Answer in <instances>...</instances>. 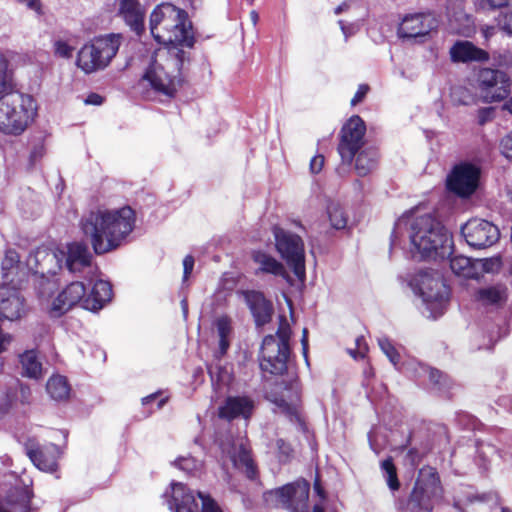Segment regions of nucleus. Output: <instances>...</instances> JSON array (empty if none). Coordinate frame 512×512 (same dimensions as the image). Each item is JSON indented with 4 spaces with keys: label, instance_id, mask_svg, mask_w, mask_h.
Instances as JSON below:
<instances>
[{
    "label": "nucleus",
    "instance_id": "1",
    "mask_svg": "<svg viewBox=\"0 0 512 512\" xmlns=\"http://www.w3.org/2000/svg\"><path fill=\"white\" fill-rule=\"evenodd\" d=\"M404 233L410 240L413 257L443 259L451 254L452 238L432 213H422L416 208L402 215L391 234V247L398 245Z\"/></svg>",
    "mask_w": 512,
    "mask_h": 512
},
{
    "label": "nucleus",
    "instance_id": "2",
    "mask_svg": "<svg viewBox=\"0 0 512 512\" xmlns=\"http://www.w3.org/2000/svg\"><path fill=\"white\" fill-rule=\"evenodd\" d=\"M135 213L129 206L97 207L83 215L80 228L94 252L102 255L119 248L133 231Z\"/></svg>",
    "mask_w": 512,
    "mask_h": 512
},
{
    "label": "nucleus",
    "instance_id": "3",
    "mask_svg": "<svg viewBox=\"0 0 512 512\" xmlns=\"http://www.w3.org/2000/svg\"><path fill=\"white\" fill-rule=\"evenodd\" d=\"M186 59L185 51L175 47L159 48L150 56L142 79L155 92L172 97L181 81V69Z\"/></svg>",
    "mask_w": 512,
    "mask_h": 512
},
{
    "label": "nucleus",
    "instance_id": "4",
    "mask_svg": "<svg viewBox=\"0 0 512 512\" xmlns=\"http://www.w3.org/2000/svg\"><path fill=\"white\" fill-rule=\"evenodd\" d=\"M34 99L27 94L8 92L0 97V132L21 135L36 115Z\"/></svg>",
    "mask_w": 512,
    "mask_h": 512
},
{
    "label": "nucleus",
    "instance_id": "5",
    "mask_svg": "<svg viewBox=\"0 0 512 512\" xmlns=\"http://www.w3.org/2000/svg\"><path fill=\"white\" fill-rule=\"evenodd\" d=\"M291 328L285 316L279 317L276 335H267L262 342L259 362L264 375L283 376L290 355Z\"/></svg>",
    "mask_w": 512,
    "mask_h": 512
},
{
    "label": "nucleus",
    "instance_id": "6",
    "mask_svg": "<svg viewBox=\"0 0 512 512\" xmlns=\"http://www.w3.org/2000/svg\"><path fill=\"white\" fill-rule=\"evenodd\" d=\"M121 43V34H107L94 38L78 51L77 67L85 74L104 70L116 56Z\"/></svg>",
    "mask_w": 512,
    "mask_h": 512
},
{
    "label": "nucleus",
    "instance_id": "7",
    "mask_svg": "<svg viewBox=\"0 0 512 512\" xmlns=\"http://www.w3.org/2000/svg\"><path fill=\"white\" fill-rule=\"evenodd\" d=\"M410 286L422 298L429 317L441 316L449 301V289L438 272L420 271L410 281Z\"/></svg>",
    "mask_w": 512,
    "mask_h": 512
},
{
    "label": "nucleus",
    "instance_id": "8",
    "mask_svg": "<svg viewBox=\"0 0 512 512\" xmlns=\"http://www.w3.org/2000/svg\"><path fill=\"white\" fill-rule=\"evenodd\" d=\"M442 494L443 489L437 471L431 467L422 468L411 492L409 506L413 510L431 512L442 498Z\"/></svg>",
    "mask_w": 512,
    "mask_h": 512
},
{
    "label": "nucleus",
    "instance_id": "9",
    "mask_svg": "<svg viewBox=\"0 0 512 512\" xmlns=\"http://www.w3.org/2000/svg\"><path fill=\"white\" fill-rule=\"evenodd\" d=\"M275 247L294 274L302 279L305 277V248L302 238L286 229L273 228Z\"/></svg>",
    "mask_w": 512,
    "mask_h": 512
},
{
    "label": "nucleus",
    "instance_id": "10",
    "mask_svg": "<svg viewBox=\"0 0 512 512\" xmlns=\"http://www.w3.org/2000/svg\"><path fill=\"white\" fill-rule=\"evenodd\" d=\"M310 484L299 479L265 493V500L290 512H308Z\"/></svg>",
    "mask_w": 512,
    "mask_h": 512
},
{
    "label": "nucleus",
    "instance_id": "11",
    "mask_svg": "<svg viewBox=\"0 0 512 512\" xmlns=\"http://www.w3.org/2000/svg\"><path fill=\"white\" fill-rule=\"evenodd\" d=\"M266 398L275 405L277 412L286 415L291 421L299 420L300 387L294 376L276 382L274 387L267 390Z\"/></svg>",
    "mask_w": 512,
    "mask_h": 512
},
{
    "label": "nucleus",
    "instance_id": "12",
    "mask_svg": "<svg viewBox=\"0 0 512 512\" xmlns=\"http://www.w3.org/2000/svg\"><path fill=\"white\" fill-rule=\"evenodd\" d=\"M378 344L382 352L387 356L390 362L400 371L412 370L414 376L417 378L428 376L430 382L438 387V389L448 388L450 386V379L441 371L423 365L421 363L411 361L403 365L400 364V354L391 341L386 337L378 339Z\"/></svg>",
    "mask_w": 512,
    "mask_h": 512
},
{
    "label": "nucleus",
    "instance_id": "13",
    "mask_svg": "<svg viewBox=\"0 0 512 512\" xmlns=\"http://www.w3.org/2000/svg\"><path fill=\"white\" fill-rule=\"evenodd\" d=\"M478 88L486 102H499L507 98L512 87L510 76L498 69L483 68L477 75Z\"/></svg>",
    "mask_w": 512,
    "mask_h": 512
},
{
    "label": "nucleus",
    "instance_id": "14",
    "mask_svg": "<svg viewBox=\"0 0 512 512\" xmlns=\"http://www.w3.org/2000/svg\"><path fill=\"white\" fill-rule=\"evenodd\" d=\"M366 126L359 116H352L341 129L338 153L343 162L350 164L364 145Z\"/></svg>",
    "mask_w": 512,
    "mask_h": 512
},
{
    "label": "nucleus",
    "instance_id": "15",
    "mask_svg": "<svg viewBox=\"0 0 512 512\" xmlns=\"http://www.w3.org/2000/svg\"><path fill=\"white\" fill-rule=\"evenodd\" d=\"M467 244L476 249H484L495 244L500 236L497 226L484 219H470L461 228Z\"/></svg>",
    "mask_w": 512,
    "mask_h": 512
},
{
    "label": "nucleus",
    "instance_id": "16",
    "mask_svg": "<svg viewBox=\"0 0 512 512\" xmlns=\"http://www.w3.org/2000/svg\"><path fill=\"white\" fill-rule=\"evenodd\" d=\"M182 9L171 3L158 5L150 15V32L157 42H171L169 29L179 23Z\"/></svg>",
    "mask_w": 512,
    "mask_h": 512
},
{
    "label": "nucleus",
    "instance_id": "17",
    "mask_svg": "<svg viewBox=\"0 0 512 512\" xmlns=\"http://www.w3.org/2000/svg\"><path fill=\"white\" fill-rule=\"evenodd\" d=\"M64 255L61 250H49L45 247L37 248L27 257V268L41 278H47V285H50L49 276H54L62 267Z\"/></svg>",
    "mask_w": 512,
    "mask_h": 512
},
{
    "label": "nucleus",
    "instance_id": "18",
    "mask_svg": "<svg viewBox=\"0 0 512 512\" xmlns=\"http://www.w3.org/2000/svg\"><path fill=\"white\" fill-rule=\"evenodd\" d=\"M480 171L472 164L456 166L447 179V187L450 191L461 197L471 195L477 188Z\"/></svg>",
    "mask_w": 512,
    "mask_h": 512
},
{
    "label": "nucleus",
    "instance_id": "19",
    "mask_svg": "<svg viewBox=\"0 0 512 512\" xmlns=\"http://www.w3.org/2000/svg\"><path fill=\"white\" fill-rule=\"evenodd\" d=\"M25 450L33 464L41 471L53 473L58 468V459L61 456L59 447L48 444L40 447L34 440L25 443Z\"/></svg>",
    "mask_w": 512,
    "mask_h": 512
},
{
    "label": "nucleus",
    "instance_id": "20",
    "mask_svg": "<svg viewBox=\"0 0 512 512\" xmlns=\"http://www.w3.org/2000/svg\"><path fill=\"white\" fill-rule=\"evenodd\" d=\"M85 293L86 287L82 282L70 283L53 299L49 307L50 315L60 317L78 303L84 308Z\"/></svg>",
    "mask_w": 512,
    "mask_h": 512
},
{
    "label": "nucleus",
    "instance_id": "21",
    "mask_svg": "<svg viewBox=\"0 0 512 512\" xmlns=\"http://www.w3.org/2000/svg\"><path fill=\"white\" fill-rule=\"evenodd\" d=\"M64 255V263L67 270L71 273L85 272L91 274L95 272L92 265V254L85 243L72 242L67 244L66 250H61Z\"/></svg>",
    "mask_w": 512,
    "mask_h": 512
},
{
    "label": "nucleus",
    "instance_id": "22",
    "mask_svg": "<svg viewBox=\"0 0 512 512\" xmlns=\"http://www.w3.org/2000/svg\"><path fill=\"white\" fill-rule=\"evenodd\" d=\"M164 498L172 512H199L194 492L181 482H172Z\"/></svg>",
    "mask_w": 512,
    "mask_h": 512
},
{
    "label": "nucleus",
    "instance_id": "23",
    "mask_svg": "<svg viewBox=\"0 0 512 512\" xmlns=\"http://www.w3.org/2000/svg\"><path fill=\"white\" fill-rule=\"evenodd\" d=\"M26 313L25 300L15 287L0 286V319L16 321Z\"/></svg>",
    "mask_w": 512,
    "mask_h": 512
},
{
    "label": "nucleus",
    "instance_id": "24",
    "mask_svg": "<svg viewBox=\"0 0 512 512\" xmlns=\"http://www.w3.org/2000/svg\"><path fill=\"white\" fill-rule=\"evenodd\" d=\"M30 492L16 485L0 486V512H29Z\"/></svg>",
    "mask_w": 512,
    "mask_h": 512
},
{
    "label": "nucleus",
    "instance_id": "25",
    "mask_svg": "<svg viewBox=\"0 0 512 512\" xmlns=\"http://www.w3.org/2000/svg\"><path fill=\"white\" fill-rule=\"evenodd\" d=\"M437 27V20L431 14L417 13L403 18L398 33L403 38H417L427 35Z\"/></svg>",
    "mask_w": 512,
    "mask_h": 512
},
{
    "label": "nucleus",
    "instance_id": "26",
    "mask_svg": "<svg viewBox=\"0 0 512 512\" xmlns=\"http://www.w3.org/2000/svg\"><path fill=\"white\" fill-rule=\"evenodd\" d=\"M220 447L222 452L227 454L236 468L245 472L248 478H255L256 468L243 439H239L237 442H233L232 444L221 443Z\"/></svg>",
    "mask_w": 512,
    "mask_h": 512
},
{
    "label": "nucleus",
    "instance_id": "27",
    "mask_svg": "<svg viewBox=\"0 0 512 512\" xmlns=\"http://www.w3.org/2000/svg\"><path fill=\"white\" fill-rule=\"evenodd\" d=\"M171 33V42H158L164 45L162 48L175 47L178 51H184V48H192L195 42L192 23L188 19V14L182 9V15H179V23L169 29Z\"/></svg>",
    "mask_w": 512,
    "mask_h": 512
},
{
    "label": "nucleus",
    "instance_id": "28",
    "mask_svg": "<svg viewBox=\"0 0 512 512\" xmlns=\"http://www.w3.org/2000/svg\"><path fill=\"white\" fill-rule=\"evenodd\" d=\"M242 295L257 326H263L270 322L273 314V306L271 302L265 298L263 293L248 290L242 292Z\"/></svg>",
    "mask_w": 512,
    "mask_h": 512
},
{
    "label": "nucleus",
    "instance_id": "29",
    "mask_svg": "<svg viewBox=\"0 0 512 512\" xmlns=\"http://www.w3.org/2000/svg\"><path fill=\"white\" fill-rule=\"evenodd\" d=\"M254 409V402L247 396L228 397L219 408V416L227 420L250 418Z\"/></svg>",
    "mask_w": 512,
    "mask_h": 512
},
{
    "label": "nucleus",
    "instance_id": "30",
    "mask_svg": "<svg viewBox=\"0 0 512 512\" xmlns=\"http://www.w3.org/2000/svg\"><path fill=\"white\" fill-rule=\"evenodd\" d=\"M30 271L27 268V261L23 264L20 261L19 254L13 250L8 249L1 262L2 278L10 283H20Z\"/></svg>",
    "mask_w": 512,
    "mask_h": 512
},
{
    "label": "nucleus",
    "instance_id": "31",
    "mask_svg": "<svg viewBox=\"0 0 512 512\" xmlns=\"http://www.w3.org/2000/svg\"><path fill=\"white\" fill-rule=\"evenodd\" d=\"M450 57L456 63L485 62L489 54L469 41H457L450 48Z\"/></svg>",
    "mask_w": 512,
    "mask_h": 512
},
{
    "label": "nucleus",
    "instance_id": "32",
    "mask_svg": "<svg viewBox=\"0 0 512 512\" xmlns=\"http://www.w3.org/2000/svg\"><path fill=\"white\" fill-rule=\"evenodd\" d=\"M118 15L136 33L143 30L145 9L138 0H120Z\"/></svg>",
    "mask_w": 512,
    "mask_h": 512
},
{
    "label": "nucleus",
    "instance_id": "33",
    "mask_svg": "<svg viewBox=\"0 0 512 512\" xmlns=\"http://www.w3.org/2000/svg\"><path fill=\"white\" fill-rule=\"evenodd\" d=\"M112 298V286L108 281L96 280L89 294L85 293L84 308L98 311Z\"/></svg>",
    "mask_w": 512,
    "mask_h": 512
},
{
    "label": "nucleus",
    "instance_id": "34",
    "mask_svg": "<svg viewBox=\"0 0 512 512\" xmlns=\"http://www.w3.org/2000/svg\"><path fill=\"white\" fill-rule=\"evenodd\" d=\"M476 300L483 306H500L507 300V288L497 284L479 289L475 295Z\"/></svg>",
    "mask_w": 512,
    "mask_h": 512
},
{
    "label": "nucleus",
    "instance_id": "35",
    "mask_svg": "<svg viewBox=\"0 0 512 512\" xmlns=\"http://www.w3.org/2000/svg\"><path fill=\"white\" fill-rule=\"evenodd\" d=\"M254 262L258 265V270L263 273H269L274 276L285 278L287 276L284 265L273 256L262 252L254 251L252 254Z\"/></svg>",
    "mask_w": 512,
    "mask_h": 512
},
{
    "label": "nucleus",
    "instance_id": "36",
    "mask_svg": "<svg viewBox=\"0 0 512 512\" xmlns=\"http://www.w3.org/2000/svg\"><path fill=\"white\" fill-rule=\"evenodd\" d=\"M22 374L28 378L39 379L43 375L42 363L36 350H27L19 355Z\"/></svg>",
    "mask_w": 512,
    "mask_h": 512
},
{
    "label": "nucleus",
    "instance_id": "37",
    "mask_svg": "<svg viewBox=\"0 0 512 512\" xmlns=\"http://www.w3.org/2000/svg\"><path fill=\"white\" fill-rule=\"evenodd\" d=\"M378 162V151L373 146L364 147L356 157L355 169L359 176H366L372 172Z\"/></svg>",
    "mask_w": 512,
    "mask_h": 512
},
{
    "label": "nucleus",
    "instance_id": "38",
    "mask_svg": "<svg viewBox=\"0 0 512 512\" xmlns=\"http://www.w3.org/2000/svg\"><path fill=\"white\" fill-rule=\"evenodd\" d=\"M450 267L454 274L464 278H478L476 259L458 255L450 259Z\"/></svg>",
    "mask_w": 512,
    "mask_h": 512
},
{
    "label": "nucleus",
    "instance_id": "39",
    "mask_svg": "<svg viewBox=\"0 0 512 512\" xmlns=\"http://www.w3.org/2000/svg\"><path fill=\"white\" fill-rule=\"evenodd\" d=\"M46 390L52 399L64 401L69 398L71 388L66 377L53 375L47 381Z\"/></svg>",
    "mask_w": 512,
    "mask_h": 512
},
{
    "label": "nucleus",
    "instance_id": "40",
    "mask_svg": "<svg viewBox=\"0 0 512 512\" xmlns=\"http://www.w3.org/2000/svg\"><path fill=\"white\" fill-rule=\"evenodd\" d=\"M216 328L219 337V351L217 352V357H222L230 345L231 321L227 317H220L216 321Z\"/></svg>",
    "mask_w": 512,
    "mask_h": 512
},
{
    "label": "nucleus",
    "instance_id": "41",
    "mask_svg": "<svg viewBox=\"0 0 512 512\" xmlns=\"http://www.w3.org/2000/svg\"><path fill=\"white\" fill-rule=\"evenodd\" d=\"M13 88V72L4 54L0 53V97Z\"/></svg>",
    "mask_w": 512,
    "mask_h": 512
},
{
    "label": "nucleus",
    "instance_id": "42",
    "mask_svg": "<svg viewBox=\"0 0 512 512\" xmlns=\"http://www.w3.org/2000/svg\"><path fill=\"white\" fill-rule=\"evenodd\" d=\"M327 213L332 228L339 230L346 227L347 217L338 203L331 202L327 206Z\"/></svg>",
    "mask_w": 512,
    "mask_h": 512
},
{
    "label": "nucleus",
    "instance_id": "43",
    "mask_svg": "<svg viewBox=\"0 0 512 512\" xmlns=\"http://www.w3.org/2000/svg\"><path fill=\"white\" fill-rule=\"evenodd\" d=\"M451 100L455 105L469 106L475 103V96L468 88L455 86L451 90Z\"/></svg>",
    "mask_w": 512,
    "mask_h": 512
},
{
    "label": "nucleus",
    "instance_id": "44",
    "mask_svg": "<svg viewBox=\"0 0 512 512\" xmlns=\"http://www.w3.org/2000/svg\"><path fill=\"white\" fill-rule=\"evenodd\" d=\"M381 468L384 472L386 482L390 490L396 491L399 489L400 483L397 478L396 468L391 458L384 460L381 463Z\"/></svg>",
    "mask_w": 512,
    "mask_h": 512
},
{
    "label": "nucleus",
    "instance_id": "45",
    "mask_svg": "<svg viewBox=\"0 0 512 512\" xmlns=\"http://www.w3.org/2000/svg\"><path fill=\"white\" fill-rule=\"evenodd\" d=\"M201 501V512H223L218 503L209 495L203 492H197Z\"/></svg>",
    "mask_w": 512,
    "mask_h": 512
},
{
    "label": "nucleus",
    "instance_id": "46",
    "mask_svg": "<svg viewBox=\"0 0 512 512\" xmlns=\"http://www.w3.org/2000/svg\"><path fill=\"white\" fill-rule=\"evenodd\" d=\"M497 27L508 36H512V10L501 12L497 19Z\"/></svg>",
    "mask_w": 512,
    "mask_h": 512
},
{
    "label": "nucleus",
    "instance_id": "47",
    "mask_svg": "<svg viewBox=\"0 0 512 512\" xmlns=\"http://www.w3.org/2000/svg\"><path fill=\"white\" fill-rule=\"evenodd\" d=\"M476 266L478 277H480L484 272H493L500 267V260L498 258L491 259H476Z\"/></svg>",
    "mask_w": 512,
    "mask_h": 512
},
{
    "label": "nucleus",
    "instance_id": "48",
    "mask_svg": "<svg viewBox=\"0 0 512 512\" xmlns=\"http://www.w3.org/2000/svg\"><path fill=\"white\" fill-rule=\"evenodd\" d=\"M175 465L179 469H181L187 473H192L193 471L197 470L200 467L199 461H197L195 458H193L191 456L179 457L175 461Z\"/></svg>",
    "mask_w": 512,
    "mask_h": 512
},
{
    "label": "nucleus",
    "instance_id": "49",
    "mask_svg": "<svg viewBox=\"0 0 512 512\" xmlns=\"http://www.w3.org/2000/svg\"><path fill=\"white\" fill-rule=\"evenodd\" d=\"M53 48L55 55L64 59L71 58L74 51V47L63 40H56Z\"/></svg>",
    "mask_w": 512,
    "mask_h": 512
},
{
    "label": "nucleus",
    "instance_id": "50",
    "mask_svg": "<svg viewBox=\"0 0 512 512\" xmlns=\"http://www.w3.org/2000/svg\"><path fill=\"white\" fill-rule=\"evenodd\" d=\"M477 5L486 10H495L512 4V0H476Z\"/></svg>",
    "mask_w": 512,
    "mask_h": 512
},
{
    "label": "nucleus",
    "instance_id": "51",
    "mask_svg": "<svg viewBox=\"0 0 512 512\" xmlns=\"http://www.w3.org/2000/svg\"><path fill=\"white\" fill-rule=\"evenodd\" d=\"M355 345V349H349V354L355 359L365 357L368 351V345L364 337H357L355 340Z\"/></svg>",
    "mask_w": 512,
    "mask_h": 512
},
{
    "label": "nucleus",
    "instance_id": "52",
    "mask_svg": "<svg viewBox=\"0 0 512 512\" xmlns=\"http://www.w3.org/2000/svg\"><path fill=\"white\" fill-rule=\"evenodd\" d=\"M500 147L502 154L512 160V131L502 138Z\"/></svg>",
    "mask_w": 512,
    "mask_h": 512
},
{
    "label": "nucleus",
    "instance_id": "53",
    "mask_svg": "<svg viewBox=\"0 0 512 512\" xmlns=\"http://www.w3.org/2000/svg\"><path fill=\"white\" fill-rule=\"evenodd\" d=\"M14 340V336L5 332L0 326V354L6 352Z\"/></svg>",
    "mask_w": 512,
    "mask_h": 512
},
{
    "label": "nucleus",
    "instance_id": "54",
    "mask_svg": "<svg viewBox=\"0 0 512 512\" xmlns=\"http://www.w3.org/2000/svg\"><path fill=\"white\" fill-rule=\"evenodd\" d=\"M194 262V258L191 255H187L183 259V283H185L188 280L190 274L192 273L194 268Z\"/></svg>",
    "mask_w": 512,
    "mask_h": 512
},
{
    "label": "nucleus",
    "instance_id": "55",
    "mask_svg": "<svg viewBox=\"0 0 512 512\" xmlns=\"http://www.w3.org/2000/svg\"><path fill=\"white\" fill-rule=\"evenodd\" d=\"M16 2L25 5L29 10L34 11L37 15H42L41 0H15Z\"/></svg>",
    "mask_w": 512,
    "mask_h": 512
},
{
    "label": "nucleus",
    "instance_id": "56",
    "mask_svg": "<svg viewBox=\"0 0 512 512\" xmlns=\"http://www.w3.org/2000/svg\"><path fill=\"white\" fill-rule=\"evenodd\" d=\"M324 166V156L315 155L310 161V172L312 174L319 173Z\"/></svg>",
    "mask_w": 512,
    "mask_h": 512
},
{
    "label": "nucleus",
    "instance_id": "57",
    "mask_svg": "<svg viewBox=\"0 0 512 512\" xmlns=\"http://www.w3.org/2000/svg\"><path fill=\"white\" fill-rule=\"evenodd\" d=\"M493 117V109L490 107L481 108L478 110L477 118L480 125H484Z\"/></svg>",
    "mask_w": 512,
    "mask_h": 512
},
{
    "label": "nucleus",
    "instance_id": "58",
    "mask_svg": "<svg viewBox=\"0 0 512 512\" xmlns=\"http://www.w3.org/2000/svg\"><path fill=\"white\" fill-rule=\"evenodd\" d=\"M368 90H369L368 85H366V84L359 85L355 95L351 99V105L355 106L358 103H360L365 98Z\"/></svg>",
    "mask_w": 512,
    "mask_h": 512
},
{
    "label": "nucleus",
    "instance_id": "59",
    "mask_svg": "<svg viewBox=\"0 0 512 512\" xmlns=\"http://www.w3.org/2000/svg\"><path fill=\"white\" fill-rule=\"evenodd\" d=\"M339 24L344 34L345 40H347L350 36L354 35L359 29V26L357 24L346 25L344 24L343 21H339Z\"/></svg>",
    "mask_w": 512,
    "mask_h": 512
},
{
    "label": "nucleus",
    "instance_id": "60",
    "mask_svg": "<svg viewBox=\"0 0 512 512\" xmlns=\"http://www.w3.org/2000/svg\"><path fill=\"white\" fill-rule=\"evenodd\" d=\"M499 64L512 70V50H508L499 55Z\"/></svg>",
    "mask_w": 512,
    "mask_h": 512
},
{
    "label": "nucleus",
    "instance_id": "61",
    "mask_svg": "<svg viewBox=\"0 0 512 512\" xmlns=\"http://www.w3.org/2000/svg\"><path fill=\"white\" fill-rule=\"evenodd\" d=\"M45 154L44 146L39 144L33 147L31 154H30V160L35 163L36 161L40 160Z\"/></svg>",
    "mask_w": 512,
    "mask_h": 512
},
{
    "label": "nucleus",
    "instance_id": "62",
    "mask_svg": "<svg viewBox=\"0 0 512 512\" xmlns=\"http://www.w3.org/2000/svg\"><path fill=\"white\" fill-rule=\"evenodd\" d=\"M103 102V97L96 93H91L85 99L86 104L90 105H101Z\"/></svg>",
    "mask_w": 512,
    "mask_h": 512
},
{
    "label": "nucleus",
    "instance_id": "63",
    "mask_svg": "<svg viewBox=\"0 0 512 512\" xmlns=\"http://www.w3.org/2000/svg\"><path fill=\"white\" fill-rule=\"evenodd\" d=\"M301 343H302V346H303L304 355L306 356V354H307V347H308L307 329H303V336H302V339H301Z\"/></svg>",
    "mask_w": 512,
    "mask_h": 512
},
{
    "label": "nucleus",
    "instance_id": "64",
    "mask_svg": "<svg viewBox=\"0 0 512 512\" xmlns=\"http://www.w3.org/2000/svg\"><path fill=\"white\" fill-rule=\"evenodd\" d=\"M504 109L512 114V96L505 102Z\"/></svg>",
    "mask_w": 512,
    "mask_h": 512
}]
</instances>
